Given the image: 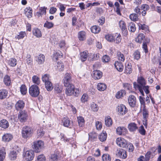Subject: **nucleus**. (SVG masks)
<instances>
[{"label": "nucleus", "instance_id": "1", "mask_svg": "<svg viewBox=\"0 0 161 161\" xmlns=\"http://www.w3.org/2000/svg\"><path fill=\"white\" fill-rule=\"evenodd\" d=\"M80 92L79 89L75 88L73 85L66 87L65 93L68 96L73 95L75 97H78L79 95Z\"/></svg>", "mask_w": 161, "mask_h": 161}, {"label": "nucleus", "instance_id": "2", "mask_svg": "<svg viewBox=\"0 0 161 161\" xmlns=\"http://www.w3.org/2000/svg\"><path fill=\"white\" fill-rule=\"evenodd\" d=\"M32 146L36 152L39 153L43 149L44 143L41 140L35 141L33 142Z\"/></svg>", "mask_w": 161, "mask_h": 161}, {"label": "nucleus", "instance_id": "3", "mask_svg": "<svg viewBox=\"0 0 161 161\" xmlns=\"http://www.w3.org/2000/svg\"><path fill=\"white\" fill-rule=\"evenodd\" d=\"M33 129L30 127L28 126L24 127L22 130V137L25 139L30 137L33 133Z\"/></svg>", "mask_w": 161, "mask_h": 161}, {"label": "nucleus", "instance_id": "4", "mask_svg": "<svg viewBox=\"0 0 161 161\" xmlns=\"http://www.w3.org/2000/svg\"><path fill=\"white\" fill-rule=\"evenodd\" d=\"M29 92L32 97H36L40 93L39 88L36 85H32L30 87Z\"/></svg>", "mask_w": 161, "mask_h": 161}, {"label": "nucleus", "instance_id": "5", "mask_svg": "<svg viewBox=\"0 0 161 161\" xmlns=\"http://www.w3.org/2000/svg\"><path fill=\"white\" fill-rule=\"evenodd\" d=\"M24 156L27 160L31 161L34 157V151L31 150H28L25 152Z\"/></svg>", "mask_w": 161, "mask_h": 161}, {"label": "nucleus", "instance_id": "6", "mask_svg": "<svg viewBox=\"0 0 161 161\" xmlns=\"http://www.w3.org/2000/svg\"><path fill=\"white\" fill-rule=\"evenodd\" d=\"M137 81L138 84H137L136 82H134L133 83L134 87L135 89L138 88L137 85L139 86H142L144 85H145L146 84V81L142 77H138Z\"/></svg>", "mask_w": 161, "mask_h": 161}, {"label": "nucleus", "instance_id": "7", "mask_svg": "<svg viewBox=\"0 0 161 161\" xmlns=\"http://www.w3.org/2000/svg\"><path fill=\"white\" fill-rule=\"evenodd\" d=\"M116 143L120 147L126 148L127 142L123 138H118L116 139Z\"/></svg>", "mask_w": 161, "mask_h": 161}, {"label": "nucleus", "instance_id": "8", "mask_svg": "<svg viewBox=\"0 0 161 161\" xmlns=\"http://www.w3.org/2000/svg\"><path fill=\"white\" fill-rule=\"evenodd\" d=\"M27 116V114L26 112L25 111H21L19 113L18 118L20 122H23L26 121Z\"/></svg>", "mask_w": 161, "mask_h": 161}, {"label": "nucleus", "instance_id": "9", "mask_svg": "<svg viewBox=\"0 0 161 161\" xmlns=\"http://www.w3.org/2000/svg\"><path fill=\"white\" fill-rule=\"evenodd\" d=\"M119 114L120 115H125L128 111V110L125 105L121 104L117 107Z\"/></svg>", "mask_w": 161, "mask_h": 161}, {"label": "nucleus", "instance_id": "10", "mask_svg": "<svg viewBox=\"0 0 161 161\" xmlns=\"http://www.w3.org/2000/svg\"><path fill=\"white\" fill-rule=\"evenodd\" d=\"M137 86H138V88L136 89H138L143 96H144V95L143 91H144L146 94H148L149 93V86H146L145 85H144L142 86H139L137 85Z\"/></svg>", "mask_w": 161, "mask_h": 161}, {"label": "nucleus", "instance_id": "11", "mask_svg": "<svg viewBox=\"0 0 161 161\" xmlns=\"http://www.w3.org/2000/svg\"><path fill=\"white\" fill-rule=\"evenodd\" d=\"M128 102L130 106L131 107H134L136 104V99L135 96L131 95L128 98Z\"/></svg>", "mask_w": 161, "mask_h": 161}, {"label": "nucleus", "instance_id": "12", "mask_svg": "<svg viewBox=\"0 0 161 161\" xmlns=\"http://www.w3.org/2000/svg\"><path fill=\"white\" fill-rule=\"evenodd\" d=\"M119 25L123 34L124 36H126L127 34L128 31L125 22L121 20L119 22Z\"/></svg>", "mask_w": 161, "mask_h": 161}, {"label": "nucleus", "instance_id": "13", "mask_svg": "<svg viewBox=\"0 0 161 161\" xmlns=\"http://www.w3.org/2000/svg\"><path fill=\"white\" fill-rule=\"evenodd\" d=\"M102 72L98 70H94L93 74H92V77L95 80L100 79L102 77Z\"/></svg>", "mask_w": 161, "mask_h": 161}, {"label": "nucleus", "instance_id": "14", "mask_svg": "<svg viewBox=\"0 0 161 161\" xmlns=\"http://www.w3.org/2000/svg\"><path fill=\"white\" fill-rule=\"evenodd\" d=\"M45 60V56L43 54H40L36 57V60L39 64H43Z\"/></svg>", "mask_w": 161, "mask_h": 161}, {"label": "nucleus", "instance_id": "15", "mask_svg": "<svg viewBox=\"0 0 161 161\" xmlns=\"http://www.w3.org/2000/svg\"><path fill=\"white\" fill-rule=\"evenodd\" d=\"M25 103L24 101L22 100L18 101L16 103L15 105V108L17 110H19L20 109H23Z\"/></svg>", "mask_w": 161, "mask_h": 161}, {"label": "nucleus", "instance_id": "16", "mask_svg": "<svg viewBox=\"0 0 161 161\" xmlns=\"http://www.w3.org/2000/svg\"><path fill=\"white\" fill-rule=\"evenodd\" d=\"M127 132L126 129L124 127H118L116 129V132L119 135H124Z\"/></svg>", "mask_w": 161, "mask_h": 161}, {"label": "nucleus", "instance_id": "17", "mask_svg": "<svg viewBox=\"0 0 161 161\" xmlns=\"http://www.w3.org/2000/svg\"><path fill=\"white\" fill-rule=\"evenodd\" d=\"M59 152L56 151L55 152L53 153L50 156V159L52 161H57L59 158Z\"/></svg>", "mask_w": 161, "mask_h": 161}, {"label": "nucleus", "instance_id": "18", "mask_svg": "<svg viewBox=\"0 0 161 161\" xmlns=\"http://www.w3.org/2000/svg\"><path fill=\"white\" fill-rule=\"evenodd\" d=\"M118 155L121 158L124 159L126 158L127 155L126 152L124 150L119 149V150H118Z\"/></svg>", "mask_w": 161, "mask_h": 161}, {"label": "nucleus", "instance_id": "19", "mask_svg": "<svg viewBox=\"0 0 161 161\" xmlns=\"http://www.w3.org/2000/svg\"><path fill=\"white\" fill-rule=\"evenodd\" d=\"M13 138V136L10 134H5L2 137L3 140L5 142H8Z\"/></svg>", "mask_w": 161, "mask_h": 161}, {"label": "nucleus", "instance_id": "20", "mask_svg": "<svg viewBox=\"0 0 161 161\" xmlns=\"http://www.w3.org/2000/svg\"><path fill=\"white\" fill-rule=\"evenodd\" d=\"M131 64L129 63L125 64V72L127 74H130L132 72Z\"/></svg>", "mask_w": 161, "mask_h": 161}, {"label": "nucleus", "instance_id": "21", "mask_svg": "<svg viewBox=\"0 0 161 161\" xmlns=\"http://www.w3.org/2000/svg\"><path fill=\"white\" fill-rule=\"evenodd\" d=\"M128 128L130 131L131 132L134 131L137 129L138 127L137 125L135 123L132 122L129 124Z\"/></svg>", "mask_w": 161, "mask_h": 161}, {"label": "nucleus", "instance_id": "22", "mask_svg": "<svg viewBox=\"0 0 161 161\" xmlns=\"http://www.w3.org/2000/svg\"><path fill=\"white\" fill-rule=\"evenodd\" d=\"M9 126L8 122L6 119H3L0 121V126L4 129L8 128Z\"/></svg>", "mask_w": 161, "mask_h": 161}, {"label": "nucleus", "instance_id": "23", "mask_svg": "<svg viewBox=\"0 0 161 161\" xmlns=\"http://www.w3.org/2000/svg\"><path fill=\"white\" fill-rule=\"evenodd\" d=\"M24 11L25 14L28 18L32 17V10L31 8L30 7H27L25 9Z\"/></svg>", "mask_w": 161, "mask_h": 161}, {"label": "nucleus", "instance_id": "24", "mask_svg": "<svg viewBox=\"0 0 161 161\" xmlns=\"http://www.w3.org/2000/svg\"><path fill=\"white\" fill-rule=\"evenodd\" d=\"M32 33L37 38L42 37V34L40 30L37 28H35L33 29Z\"/></svg>", "mask_w": 161, "mask_h": 161}, {"label": "nucleus", "instance_id": "25", "mask_svg": "<svg viewBox=\"0 0 161 161\" xmlns=\"http://www.w3.org/2000/svg\"><path fill=\"white\" fill-rule=\"evenodd\" d=\"M114 66L116 69L119 72L122 71L123 69V66L121 63L117 61L115 62Z\"/></svg>", "mask_w": 161, "mask_h": 161}, {"label": "nucleus", "instance_id": "26", "mask_svg": "<svg viewBox=\"0 0 161 161\" xmlns=\"http://www.w3.org/2000/svg\"><path fill=\"white\" fill-rule=\"evenodd\" d=\"M62 123L64 126L68 127L70 125V121L69 118L67 117H64L62 120Z\"/></svg>", "mask_w": 161, "mask_h": 161}, {"label": "nucleus", "instance_id": "27", "mask_svg": "<svg viewBox=\"0 0 161 161\" xmlns=\"http://www.w3.org/2000/svg\"><path fill=\"white\" fill-rule=\"evenodd\" d=\"M17 153L14 150L11 151L9 154V159L11 160H15L17 157Z\"/></svg>", "mask_w": 161, "mask_h": 161}, {"label": "nucleus", "instance_id": "28", "mask_svg": "<svg viewBox=\"0 0 161 161\" xmlns=\"http://www.w3.org/2000/svg\"><path fill=\"white\" fill-rule=\"evenodd\" d=\"M77 121L79 127H82L85 124V120L84 118L81 116L77 117Z\"/></svg>", "mask_w": 161, "mask_h": 161}, {"label": "nucleus", "instance_id": "29", "mask_svg": "<svg viewBox=\"0 0 161 161\" xmlns=\"http://www.w3.org/2000/svg\"><path fill=\"white\" fill-rule=\"evenodd\" d=\"M8 93V92L6 90H0V99H3L6 98Z\"/></svg>", "mask_w": 161, "mask_h": 161}, {"label": "nucleus", "instance_id": "30", "mask_svg": "<svg viewBox=\"0 0 161 161\" xmlns=\"http://www.w3.org/2000/svg\"><path fill=\"white\" fill-rule=\"evenodd\" d=\"M80 59L82 61H85L88 57V53L86 52H83L80 53Z\"/></svg>", "mask_w": 161, "mask_h": 161}, {"label": "nucleus", "instance_id": "31", "mask_svg": "<svg viewBox=\"0 0 161 161\" xmlns=\"http://www.w3.org/2000/svg\"><path fill=\"white\" fill-rule=\"evenodd\" d=\"M97 89L100 91H103L106 88V85L103 83H98L97 85Z\"/></svg>", "mask_w": 161, "mask_h": 161}, {"label": "nucleus", "instance_id": "32", "mask_svg": "<svg viewBox=\"0 0 161 161\" xmlns=\"http://www.w3.org/2000/svg\"><path fill=\"white\" fill-rule=\"evenodd\" d=\"M45 87L47 91H51L53 89V84L50 81H49L46 82L45 83Z\"/></svg>", "mask_w": 161, "mask_h": 161}, {"label": "nucleus", "instance_id": "33", "mask_svg": "<svg viewBox=\"0 0 161 161\" xmlns=\"http://www.w3.org/2000/svg\"><path fill=\"white\" fill-rule=\"evenodd\" d=\"M125 94V91L122 90L118 91L116 94L115 97L116 98L119 99L123 97Z\"/></svg>", "mask_w": 161, "mask_h": 161}, {"label": "nucleus", "instance_id": "34", "mask_svg": "<svg viewBox=\"0 0 161 161\" xmlns=\"http://www.w3.org/2000/svg\"><path fill=\"white\" fill-rule=\"evenodd\" d=\"M17 63V60L14 58H12L10 59L8 62V64L11 66H15Z\"/></svg>", "mask_w": 161, "mask_h": 161}, {"label": "nucleus", "instance_id": "35", "mask_svg": "<svg viewBox=\"0 0 161 161\" xmlns=\"http://www.w3.org/2000/svg\"><path fill=\"white\" fill-rule=\"evenodd\" d=\"M145 38V36L142 33L139 34L136 38V42L141 43Z\"/></svg>", "mask_w": 161, "mask_h": 161}, {"label": "nucleus", "instance_id": "36", "mask_svg": "<svg viewBox=\"0 0 161 161\" xmlns=\"http://www.w3.org/2000/svg\"><path fill=\"white\" fill-rule=\"evenodd\" d=\"M86 33L84 31H81L78 34V37L80 41H82L86 38Z\"/></svg>", "mask_w": 161, "mask_h": 161}, {"label": "nucleus", "instance_id": "37", "mask_svg": "<svg viewBox=\"0 0 161 161\" xmlns=\"http://www.w3.org/2000/svg\"><path fill=\"white\" fill-rule=\"evenodd\" d=\"M112 124V121L111 118L108 116L105 119V125L108 127H109Z\"/></svg>", "mask_w": 161, "mask_h": 161}, {"label": "nucleus", "instance_id": "38", "mask_svg": "<svg viewBox=\"0 0 161 161\" xmlns=\"http://www.w3.org/2000/svg\"><path fill=\"white\" fill-rule=\"evenodd\" d=\"M11 80L10 77L8 75H6L4 78L3 82L6 86H8L11 83Z\"/></svg>", "mask_w": 161, "mask_h": 161}, {"label": "nucleus", "instance_id": "39", "mask_svg": "<svg viewBox=\"0 0 161 161\" xmlns=\"http://www.w3.org/2000/svg\"><path fill=\"white\" fill-rule=\"evenodd\" d=\"M91 31L93 33H97L100 31V29L99 27L95 25L91 27Z\"/></svg>", "mask_w": 161, "mask_h": 161}, {"label": "nucleus", "instance_id": "40", "mask_svg": "<svg viewBox=\"0 0 161 161\" xmlns=\"http://www.w3.org/2000/svg\"><path fill=\"white\" fill-rule=\"evenodd\" d=\"M63 54L61 52L58 50L56 53L54 54L53 59V60H57L58 59V56H62Z\"/></svg>", "mask_w": 161, "mask_h": 161}, {"label": "nucleus", "instance_id": "41", "mask_svg": "<svg viewBox=\"0 0 161 161\" xmlns=\"http://www.w3.org/2000/svg\"><path fill=\"white\" fill-rule=\"evenodd\" d=\"M129 30L131 32H134L136 30L135 24L133 23H130L128 25Z\"/></svg>", "mask_w": 161, "mask_h": 161}, {"label": "nucleus", "instance_id": "42", "mask_svg": "<svg viewBox=\"0 0 161 161\" xmlns=\"http://www.w3.org/2000/svg\"><path fill=\"white\" fill-rule=\"evenodd\" d=\"M142 115L143 119H147L149 116V112L148 110L146 108V107H144L143 109Z\"/></svg>", "mask_w": 161, "mask_h": 161}, {"label": "nucleus", "instance_id": "43", "mask_svg": "<svg viewBox=\"0 0 161 161\" xmlns=\"http://www.w3.org/2000/svg\"><path fill=\"white\" fill-rule=\"evenodd\" d=\"M105 38L107 41L110 42H113L115 41L114 37L111 34L105 35Z\"/></svg>", "mask_w": 161, "mask_h": 161}, {"label": "nucleus", "instance_id": "44", "mask_svg": "<svg viewBox=\"0 0 161 161\" xmlns=\"http://www.w3.org/2000/svg\"><path fill=\"white\" fill-rule=\"evenodd\" d=\"M107 137V134L105 132L104 133L103 132L101 133L99 136V138L101 141L103 142L106 140Z\"/></svg>", "mask_w": 161, "mask_h": 161}, {"label": "nucleus", "instance_id": "45", "mask_svg": "<svg viewBox=\"0 0 161 161\" xmlns=\"http://www.w3.org/2000/svg\"><path fill=\"white\" fill-rule=\"evenodd\" d=\"M45 134V131L43 127H40L39 129L37 130V136L38 137L42 136Z\"/></svg>", "mask_w": 161, "mask_h": 161}, {"label": "nucleus", "instance_id": "46", "mask_svg": "<svg viewBox=\"0 0 161 161\" xmlns=\"http://www.w3.org/2000/svg\"><path fill=\"white\" fill-rule=\"evenodd\" d=\"M25 35V32L21 31L19 33V34L15 36V38L18 39V40L23 39Z\"/></svg>", "mask_w": 161, "mask_h": 161}, {"label": "nucleus", "instance_id": "47", "mask_svg": "<svg viewBox=\"0 0 161 161\" xmlns=\"http://www.w3.org/2000/svg\"><path fill=\"white\" fill-rule=\"evenodd\" d=\"M133 55L134 56V58L138 60L140 59L141 57L140 53L138 50H136L133 53Z\"/></svg>", "mask_w": 161, "mask_h": 161}, {"label": "nucleus", "instance_id": "48", "mask_svg": "<svg viewBox=\"0 0 161 161\" xmlns=\"http://www.w3.org/2000/svg\"><path fill=\"white\" fill-rule=\"evenodd\" d=\"M53 24L48 21H46L44 25V27L48 29H50L53 27Z\"/></svg>", "mask_w": 161, "mask_h": 161}, {"label": "nucleus", "instance_id": "49", "mask_svg": "<svg viewBox=\"0 0 161 161\" xmlns=\"http://www.w3.org/2000/svg\"><path fill=\"white\" fill-rule=\"evenodd\" d=\"M6 153L4 149L0 150V161H3L5 156Z\"/></svg>", "mask_w": 161, "mask_h": 161}, {"label": "nucleus", "instance_id": "50", "mask_svg": "<svg viewBox=\"0 0 161 161\" xmlns=\"http://www.w3.org/2000/svg\"><path fill=\"white\" fill-rule=\"evenodd\" d=\"M138 17L139 16L137 15L136 14L133 13L130 15V18L133 21H136L138 20Z\"/></svg>", "mask_w": 161, "mask_h": 161}, {"label": "nucleus", "instance_id": "51", "mask_svg": "<svg viewBox=\"0 0 161 161\" xmlns=\"http://www.w3.org/2000/svg\"><path fill=\"white\" fill-rule=\"evenodd\" d=\"M32 80L33 82L37 85H38L40 83V79L36 75H34L33 76Z\"/></svg>", "mask_w": 161, "mask_h": 161}, {"label": "nucleus", "instance_id": "52", "mask_svg": "<svg viewBox=\"0 0 161 161\" xmlns=\"http://www.w3.org/2000/svg\"><path fill=\"white\" fill-rule=\"evenodd\" d=\"M57 67L60 71H63L64 69V65L63 63L58 62L57 63Z\"/></svg>", "mask_w": 161, "mask_h": 161}, {"label": "nucleus", "instance_id": "53", "mask_svg": "<svg viewBox=\"0 0 161 161\" xmlns=\"http://www.w3.org/2000/svg\"><path fill=\"white\" fill-rule=\"evenodd\" d=\"M102 158L103 161H110L111 158L109 155L104 154L102 157Z\"/></svg>", "mask_w": 161, "mask_h": 161}, {"label": "nucleus", "instance_id": "54", "mask_svg": "<svg viewBox=\"0 0 161 161\" xmlns=\"http://www.w3.org/2000/svg\"><path fill=\"white\" fill-rule=\"evenodd\" d=\"M27 89L25 85H22L20 87V91L22 94L25 95Z\"/></svg>", "mask_w": 161, "mask_h": 161}, {"label": "nucleus", "instance_id": "55", "mask_svg": "<svg viewBox=\"0 0 161 161\" xmlns=\"http://www.w3.org/2000/svg\"><path fill=\"white\" fill-rule=\"evenodd\" d=\"M117 55L119 60L122 61H124L125 58L123 54L120 52H118L117 53Z\"/></svg>", "mask_w": 161, "mask_h": 161}, {"label": "nucleus", "instance_id": "56", "mask_svg": "<svg viewBox=\"0 0 161 161\" xmlns=\"http://www.w3.org/2000/svg\"><path fill=\"white\" fill-rule=\"evenodd\" d=\"M63 80L71 81V74L68 73L65 74Z\"/></svg>", "mask_w": 161, "mask_h": 161}, {"label": "nucleus", "instance_id": "57", "mask_svg": "<svg viewBox=\"0 0 161 161\" xmlns=\"http://www.w3.org/2000/svg\"><path fill=\"white\" fill-rule=\"evenodd\" d=\"M42 80L45 83L46 82L49 81V75L47 74H45L42 76Z\"/></svg>", "mask_w": 161, "mask_h": 161}, {"label": "nucleus", "instance_id": "58", "mask_svg": "<svg viewBox=\"0 0 161 161\" xmlns=\"http://www.w3.org/2000/svg\"><path fill=\"white\" fill-rule=\"evenodd\" d=\"M138 131L140 134L142 135H145L146 134V130L144 129V127L142 125L140 126Z\"/></svg>", "mask_w": 161, "mask_h": 161}, {"label": "nucleus", "instance_id": "59", "mask_svg": "<svg viewBox=\"0 0 161 161\" xmlns=\"http://www.w3.org/2000/svg\"><path fill=\"white\" fill-rule=\"evenodd\" d=\"M88 96L87 94H84L81 98V101L82 103H85L87 101Z\"/></svg>", "mask_w": 161, "mask_h": 161}, {"label": "nucleus", "instance_id": "60", "mask_svg": "<svg viewBox=\"0 0 161 161\" xmlns=\"http://www.w3.org/2000/svg\"><path fill=\"white\" fill-rule=\"evenodd\" d=\"M126 148H127L129 150V151L130 152H132L134 150V147L133 145L131 143H127V145L126 146Z\"/></svg>", "mask_w": 161, "mask_h": 161}, {"label": "nucleus", "instance_id": "61", "mask_svg": "<svg viewBox=\"0 0 161 161\" xmlns=\"http://www.w3.org/2000/svg\"><path fill=\"white\" fill-rule=\"evenodd\" d=\"M117 36L115 35V36H116L115 38V41L114 42H115V43L117 44H119L121 41V36L120 34H117Z\"/></svg>", "mask_w": 161, "mask_h": 161}, {"label": "nucleus", "instance_id": "62", "mask_svg": "<svg viewBox=\"0 0 161 161\" xmlns=\"http://www.w3.org/2000/svg\"><path fill=\"white\" fill-rule=\"evenodd\" d=\"M91 107L92 110L94 112H97L99 109L98 106L94 103L92 104Z\"/></svg>", "mask_w": 161, "mask_h": 161}, {"label": "nucleus", "instance_id": "63", "mask_svg": "<svg viewBox=\"0 0 161 161\" xmlns=\"http://www.w3.org/2000/svg\"><path fill=\"white\" fill-rule=\"evenodd\" d=\"M141 8L143 11H146L149 10L150 9L149 6L147 4H142L141 6Z\"/></svg>", "mask_w": 161, "mask_h": 161}, {"label": "nucleus", "instance_id": "64", "mask_svg": "<svg viewBox=\"0 0 161 161\" xmlns=\"http://www.w3.org/2000/svg\"><path fill=\"white\" fill-rule=\"evenodd\" d=\"M37 161H46V158L43 154H41L37 157Z\"/></svg>", "mask_w": 161, "mask_h": 161}]
</instances>
